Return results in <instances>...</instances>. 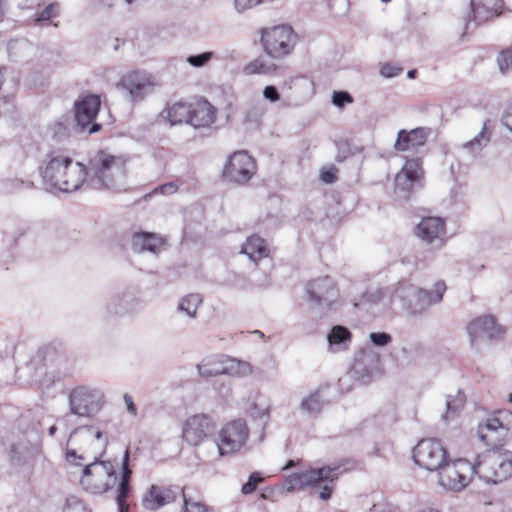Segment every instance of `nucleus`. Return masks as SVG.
<instances>
[{
    "label": "nucleus",
    "instance_id": "1",
    "mask_svg": "<svg viewBox=\"0 0 512 512\" xmlns=\"http://www.w3.org/2000/svg\"><path fill=\"white\" fill-rule=\"evenodd\" d=\"M39 169L50 191L71 193L87 182L86 167L58 152L48 153Z\"/></svg>",
    "mask_w": 512,
    "mask_h": 512
},
{
    "label": "nucleus",
    "instance_id": "2",
    "mask_svg": "<svg viewBox=\"0 0 512 512\" xmlns=\"http://www.w3.org/2000/svg\"><path fill=\"white\" fill-rule=\"evenodd\" d=\"M87 186L91 189L122 190L126 186V160L105 151H99L89 161Z\"/></svg>",
    "mask_w": 512,
    "mask_h": 512
},
{
    "label": "nucleus",
    "instance_id": "3",
    "mask_svg": "<svg viewBox=\"0 0 512 512\" xmlns=\"http://www.w3.org/2000/svg\"><path fill=\"white\" fill-rule=\"evenodd\" d=\"M475 472L485 483L497 484L512 476V451L488 450L478 456Z\"/></svg>",
    "mask_w": 512,
    "mask_h": 512
},
{
    "label": "nucleus",
    "instance_id": "4",
    "mask_svg": "<svg viewBox=\"0 0 512 512\" xmlns=\"http://www.w3.org/2000/svg\"><path fill=\"white\" fill-rule=\"evenodd\" d=\"M339 468V466H324L293 473L285 481L286 489L287 491H294L324 483L322 490L319 492V498L324 501L329 500L332 495V486L329 483L337 478Z\"/></svg>",
    "mask_w": 512,
    "mask_h": 512
},
{
    "label": "nucleus",
    "instance_id": "5",
    "mask_svg": "<svg viewBox=\"0 0 512 512\" xmlns=\"http://www.w3.org/2000/svg\"><path fill=\"white\" fill-rule=\"evenodd\" d=\"M117 481L115 467L110 461L99 458L84 466L80 483L92 494H102L114 487Z\"/></svg>",
    "mask_w": 512,
    "mask_h": 512
},
{
    "label": "nucleus",
    "instance_id": "6",
    "mask_svg": "<svg viewBox=\"0 0 512 512\" xmlns=\"http://www.w3.org/2000/svg\"><path fill=\"white\" fill-rule=\"evenodd\" d=\"M69 409L78 417L92 418L105 404L104 393L97 388L78 386L69 393Z\"/></svg>",
    "mask_w": 512,
    "mask_h": 512
},
{
    "label": "nucleus",
    "instance_id": "7",
    "mask_svg": "<svg viewBox=\"0 0 512 512\" xmlns=\"http://www.w3.org/2000/svg\"><path fill=\"white\" fill-rule=\"evenodd\" d=\"M249 438V428L243 419L225 424L217 433L214 443L219 456H229L239 452Z\"/></svg>",
    "mask_w": 512,
    "mask_h": 512
},
{
    "label": "nucleus",
    "instance_id": "8",
    "mask_svg": "<svg viewBox=\"0 0 512 512\" xmlns=\"http://www.w3.org/2000/svg\"><path fill=\"white\" fill-rule=\"evenodd\" d=\"M437 472L439 484L451 491L464 489L476 474L475 465L464 458L447 459Z\"/></svg>",
    "mask_w": 512,
    "mask_h": 512
},
{
    "label": "nucleus",
    "instance_id": "9",
    "mask_svg": "<svg viewBox=\"0 0 512 512\" xmlns=\"http://www.w3.org/2000/svg\"><path fill=\"white\" fill-rule=\"evenodd\" d=\"M264 51L272 58H282L293 50L295 35L290 26L279 25L261 30Z\"/></svg>",
    "mask_w": 512,
    "mask_h": 512
},
{
    "label": "nucleus",
    "instance_id": "10",
    "mask_svg": "<svg viewBox=\"0 0 512 512\" xmlns=\"http://www.w3.org/2000/svg\"><path fill=\"white\" fill-rule=\"evenodd\" d=\"M415 463L428 471H438L448 459V453L441 441L437 439H423L413 450Z\"/></svg>",
    "mask_w": 512,
    "mask_h": 512
},
{
    "label": "nucleus",
    "instance_id": "11",
    "mask_svg": "<svg viewBox=\"0 0 512 512\" xmlns=\"http://www.w3.org/2000/svg\"><path fill=\"white\" fill-rule=\"evenodd\" d=\"M256 161L246 151H237L229 156L224 169L223 177L238 184L248 182L256 173Z\"/></svg>",
    "mask_w": 512,
    "mask_h": 512
},
{
    "label": "nucleus",
    "instance_id": "12",
    "mask_svg": "<svg viewBox=\"0 0 512 512\" xmlns=\"http://www.w3.org/2000/svg\"><path fill=\"white\" fill-rule=\"evenodd\" d=\"M424 171L420 158L407 160L395 176V194L401 199H408L411 193L422 187Z\"/></svg>",
    "mask_w": 512,
    "mask_h": 512
},
{
    "label": "nucleus",
    "instance_id": "13",
    "mask_svg": "<svg viewBox=\"0 0 512 512\" xmlns=\"http://www.w3.org/2000/svg\"><path fill=\"white\" fill-rule=\"evenodd\" d=\"M216 421L208 414H195L186 419L182 428L183 439L192 446L200 445L206 438L214 435Z\"/></svg>",
    "mask_w": 512,
    "mask_h": 512
},
{
    "label": "nucleus",
    "instance_id": "14",
    "mask_svg": "<svg viewBox=\"0 0 512 512\" xmlns=\"http://www.w3.org/2000/svg\"><path fill=\"white\" fill-rule=\"evenodd\" d=\"M467 333L471 346L478 349L486 342L499 340L504 330L496 323L493 316L483 315L472 320L467 325Z\"/></svg>",
    "mask_w": 512,
    "mask_h": 512
},
{
    "label": "nucleus",
    "instance_id": "15",
    "mask_svg": "<svg viewBox=\"0 0 512 512\" xmlns=\"http://www.w3.org/2000/svg\"><path fill=\"white\" fill-rule=\"evenodd\" d=\"M101 106L100 97L87 95L75 103V120L81 132L93 134L101 129V124L94 122Z\"/></svg>",
    "mask_w": 512,
    "mask_h": 512
},
{
    "label": "nucleus",
    "instance_id": "16",
    "mask_svg": "<svg viewBox=\"0 0 512 512\" xmlns=\"http://www.w3.org/2000/svg\"><path fill=\"white\" fill-rule=\"evenodd\" d=\"M306 292L310 301L322 309H330L340 296L338 288L329 276L310 281L307 284Z\"/></svg>",
    "mask_w": 512,
    "mask_h": 512
},
{
    "label": "nucleus",
    "instance_id": "17",
    "mask_svg": "<svg viewBox=\"0 0 512 512\" xmlns=\"http://www.w3.org/2000/svg\"><path fill=\"white\" fill-rule=\"evenodd\" d=\"M415 235L432 248L440 249L446 243V222L441 217H424L414 228Z\"/></svg>",
    "mask_w": 512,
    "mask_h": 512
},
{
    "label": "nucleus",
    "instance_id": "18",
    "mask_svg": "<svg viewBox=\"0 0 512 512\" xmlns=\"http://www.w3.org/2000/svg\"><path fill=\"white\" fill-rule=\"evenodd\" d=\"M154 82L150 74L144 71H132L124 75L117 87L125 91L134 101H142L151 92Z\"/></svg>",
    "mask_w": 512,
    "mask_h": 512
},
{
    "label": "nucleus",
    "instance_id": "19",
    "mask_svg": "<svg viewBox=\"0 0 512 512\" xmlns=\"http://www.w3.org/2000/svg\"><path fill=\"white\" fill-rule=\"evenodd\" d=\"M141 301L133 288H126L113 293L106 301L105 311L107 316L121 317L132 314L138 310Z\"/></svg>",
    "mask_w": 512,
    "mask_h": 512
},
{
    "label": "nucleus",
    "instance_id": "20",
    "mask_svg": "<svg viewBox=\"0 0 512 512\" xmlns=\"http://www.w3.org/2000/svg\"><path fill=\"white\" fill-rule=\"evenodd\" d=\"M41 453V441L36 433H30L12 443L10 459L15 465H23Z\"/></svg>",
    "mask_w": 512,
    "mask_h": 512
},
{
    "label": "nucleus",
    "instance_id": "21",
    "mask_svg": "<svg viewBox=\"0 0 512 512\" xmlns=\"http://www.w3.org/2000/svg\"><path fill=\"white\" fill-rule=\"evenodd\" d=\"M420 288L408 281H400L392 294V300L398 301L411 315L421 314Z\"/></svg>",
    "mask_w": 512,
    "mask_h": 512
},
{
    "label": "nucleus",
    "instance_id": "22",
    "mask_svg": "<svg viewBox=\"0 0 512 512\" xmlns=\"http://www.w3.org/2000/svg\"><path fill=\"white\" fill-rule=\"evenodd\" d=\"M431 134V130L426 127H418L407 131L402 129L398 132L394 148L397 151H417L423 147Z\"/></svg>",
    "mask_w": 512,
    "mask_h": 512
},
{
    "label": "nucleus",
    "instance_id": "23",
    "mask_svg": "<svg viewBox=\"0 0 512 512\" xmlns=\"http://www.w3.org/2000/svg\"><path fill=\"white\" fill-rule=\"evenodd\" d=\"M216 120L215 107L205 99L190 104V125L195 128L208 127Z\"/></svg>",
    "mask_w": 512,
    "mask_h": 512
},
{
    "label": "nucleus",
    "instance_id": "24",
    "mask_svg": "<svg viewBox=\"0 0 512 512\" xmlns=\"http://www.w3.org/2000/svg\"><path fill=\"white\" fill-rule=\"evenodd\" d=\"M175 499L176 492L173 489L152 485L144 497V505L148 509L157 510Z\"/></svg>",
    "mask_w": 512,
    "mask_h": 512
},
{
    "label": "nucleus",
    "instance_id": "25",
    "mask_svg": "<svg viewBox=\"0 0 512 512\" xmlns=\"http://www.w3.org/2000/svg\"><path fill=\"white\" fill-rule=\"evenodd\" d=\"M163 246V240L154 233L140 232L132 237V249L134 252H150L158 254Z\"/></svg>",
    "mask_w": 512,
    "mask_h": 512
},
{
    "label": "nucleus",
    "instance_id": "26",
    "mask_svg": "<svg viewBox=\"0 0 512 512\" xmlns=\"http://www.w3.org/2000/svg\"><path fill=\"white\" fill-rule=\"evenodd\" d=\"M510 417L506 410L498 411L496 415L489 417L485 422L480 423L477 429L478 437L481 441L486 442L489 437V432L495 433L498 430H508L509 423L504 422V418Z\"/></svg>",
    "mask_w": 512,
    "mask_h": 512
},
{
    "label": "nucleus",
    "instance_id": "27",
    "mask_svg": "<svg viewBox=\"0 0 512 512\" xmlns=\"http://www.w3.org/2000/svg\"><path fill=\"white\" fill-rule=\"evenodd\" d=\"M241 253L246 254L255 263L268 256L269 250L265 240L257 235L249 236L242 245Z\"/></svg>",
    "mask_w": 512,
    "mask_h": 512
},
{
    "label": "nucleus",
    "instance_id": "28",
    "mask_svg": "<svg viewBox=\"0 0 512 512\" xmlns=\"http://www.w3.org/2000/svg\"><path fill=\"white\" fill-rule=\"evenodd\" d=\"M351 332L344 326H334L327 335L329 350L339 352L348 348L351 343Z\"/></svg>",
    "mask_w": 512,
    "mask_h": 512
},
{
    "label": "nucleus",
    "instance_id": "29",
    "mask_svg": "<svg viewBox=\"0 0 512 512\" xmlns=\"http://www.w3.org/2000/svg\"><path fill=\"white\" fill-rule=\"evenodd\" d=\"M446 291V285L442 281H438L434 284L431 290L420 288V299H421V311L422 313L427 310L430 306L440 303L443 299V295Z\"/></svg>",
    "mask_w": 512,
    "mask_h": 512
},
{
    "label": "nucleus",
    "instance_id": "30",
    "mask_svg": "<svg viewBox=\"0 0 512 512\" xmlns=\"http://www.w3.org/2000/svg\"><path fill=\"white\" fill-rule=\"evenodd\" d=\"M222 371H224L226 375L245 377L253 373V367L246 361L224 356V368Z\"/></svg>",
    "mask_w": 512,
    "mask_h": 512
},
{
    "label": "nucleus",
    "instance_id": "31",
    "mask_svg": "<svg viewBox=\"0 0 512 512\" xmlns=\"http://www.w3.org/2000/svg\"><path fill=\"white\" fill-rule=\"evenodd\" d=\"M489 141L490 137L486 132V124H484L482 130L473 139L464 143L461 149L471 158H475L481 153L483 148L487 146Z\"/></svg>",
    "mask_w": 512,
    "mask_h": 512
},
{
    "label": "nucleus",
    "instance_id": "32",
    "mask_svg": "<svg viewBox=\"0 0 512 512\" xmlns=\"http://www.w3.org/2000/svg\"><path fill=\"white\" fill-rule=\"evenodd\" d=\"M198 372L203 377H212L225 374L222 369L224 368V356H213L204 359L197 366Z\"/></svg>",
    "mask_w": 512,
    "mask_h": 512
},
{
    "label": "nucleus",
    "instance_id": "33",
    "mask_svg": "<svg viewBox=\"0 0 512 512\" xmlns=\"http://www.w3.org/2000/svg\"><path fill=\"white\" fill-rule=\"evenodd\" d=\"M466 402V396L458 390L455 395H447L446 397V412L442 415L445 421L453 420L462 410Z\"/></svg>",
    "mask_w": 512,
    "mask_h": 512
},
{
    "label": "nucleus",
    "instance_id": "34",
    "mask_svg": "<svg viewBox=\"0 0 512 512\" xmlns=\"http://www.w3.org/2000/svg\"><path fill=\"white\" fill-rule=\"evenodd\" d=\"M167 118L171 125L183 122L190 124V104L184 102L174 103L167 109Z\"/></svg>",
    "mask_w": 512,
    "mask_h": 512
},
{
    "label": "nucleus",
    "instance_id": "35",
    "mask_svg": "<svg viewBox=\"0 0 512 512\" xmlns=\"http://www.w3.org/2000/svg\"><path fill=\"white\" fill-rule=\"evenodd\" d=\"M277 66L270 60L265 58H257L251 62H249L244 67V73L246 75H255V74H263V75H272L276 72Z\"/></svg>",
    "mask_w": 512,
    "mask_h": 512
},
{
    "label": "nucleus",
    "instance_id": "36",
    "mask_svg": "<svg viewBox=\"0 0 512 512\" xmlns=\"http://www.w3.org/2000/svg\"><path fill=\"white\" fill-rule=\"evenodd\" d=\"M80 435L87 439H95L100 442V446L102 449H106L108 446V438L104 435L101 429H95L93 426H84L73 430L70 434L69 441L70 442L75 436Z\"/></svg>",
    "mask_w": 512,
    "mask_h": 512
},
{
    "label": "nucleus",
    "instance_id": "37",
    "mask_svg": "<svg viewBox=\"0 0 512 512\" xmlns=\"http://www.w3.org/2000/svg\"><path fill=\"white\" fill-rule=\"evenodd\" d=\"M324 402L319 392H313L303 398L300 408L311 417H316L323 409Z\"/></svg>",
    "mask_w": 512,
    "mask_h": 512
},
{
    "label": "nucleus",
    "instance_id": "38",
    "mask_svg": "<svg viewBox=\"0 0 512 512\" xmlns=\"http://www.w3.org/2000/svg\"><path fill=\"white\" fill-rule=\"evenodd\" d=\"M201 303L202 298L199 294H189L180 300L178 311L187 314L190 318H195Z\"/></svg>",
    "mask_w": 512,
    "mask_h": 512
},
{
    "label": "nucleus",
    "instance_id": "39",
    "mask_svg": "<svg viewBox=\"0 0 512 512\" xmlns=\"http://www.w3.org/2000/svg\"><path fill=\"white\" fill-rule=\"evenodd\" d=\"M382 298V291L377 287L367 289L359 302L355 301L354 306L359 307L363 304L374 305L377 304Z\"/></svg>",
    "mask_w": 512,
    "mask_h": 512
},
{
    "label": "nucleus",
    "instance_id": "40",
    "mask_svg": "<svg viewBox=\"0 0 512 512\" xmlns=\"http://www.w3.org/2000/svg\"><path fill=\"white\" fill-rule=\"evenodd\" d=\"M130 490V482H121L118 486L117 504L119 512H128V506L126 504V498L128 497Z\"/></svg>",
    "mask_w": 512,
    "mask_h": 512
},
{
    "label": "nucleus",
    "instance_id": "41",
    "mask_svg": "<svg viewBox=\"0 0 512 512\" xmlns=\"http://www.w3.org/2000/svg\"><path fill=\"white\" fill-rule=\"evenodd\" d=\"M214 56V52L206 51L197 55H191L187 57V63L191 66L200 68L204 67Z\"/></svg>",
    "mask_w": 512,
    "mask_h": 512
},
{
    "label": "nucleus",
    "instance_id": "42",
    "mask_svg": "<svg viewBox=\"0 0 512 512\" xmlns=\"http://www.w3.org/2000/svg\"><path fill=\"white\" fill-rule=\"evenodd\" d=\"M63 512H91L86 504L77 497H69L66 500Z\"/></svg>",
    "mask_w": 512,
    "mask_h": 512
},
{
    "label": "nucleus",
    "instance_id": "43",
    "mask_svg": "<svg viewBox=\"0 0 512 512\" xmlns=\"http://www.w3.org/2000/svg\"><path fill=\"white\" fill-rule=\"evenodd\" d=\"M471 9L473 13L475 25H478L484 21H486L493 13L489 9L484 6L477 5L474 0L471 1Z\"/></svg>",
    "mask_w": 512,
    "mask_h": 512
},
{
    "label": "nucleus",
    "instance_id": "44",
    "mask_svg": "<svg viewBox=\"0 0 512 512\" xmlns=\"http://www.w3.org/2000/svg\"><path fill=\"white\" fill-rule=\"evenodd\" d=\"M353 102V97L347 91H334L332 103L338 108H343L346 104Z\"/></svg>",
    "mask_w": 512,
    "mask_h": 512
},
{
    "label": "nucleus",
    "instance_id": "45",
    "mask_svg": "<svg viewBox=\"0 0 512 512\" xmlns=\"http://www.w3.org/2000/svg\"><path fill=\"white\" fill-rule=\"evenodd\" d=\"M262 481V477L260 476V473L253 472L250 476L248 481L242 486V493L245 495L253 493L257 485Z\"/></svg>",
    "mask_w": 512,
    "mask_h": 512
},
{
    "label": "nucleus",
    "instance_id": "46",
    "mask_svg": "<svg viewBox=\"0 0 512 512\" xmlns=\"http://www.w3.org/2000/svg\"><path fill=\"white\" fill-rule=\"evenodd\" d=\"M57 14H58L57 5L56 4H49L41 12L36 14L35 22L39 23V22H42V21H48L51 18L55 17Z\"/></svg>",
    "mask_w": 512,
    "mask_h": 512
},
{
    "label": "nucleus",
    "instance_id": "47",
    "mask_svg": "<svg viewBox=\"0 0 512 512\" xmlns=\"http://www.w3.org/2000/svg\"><path fill=\"white\" fill-rule=\"evenodd\" d=\"M498 65L502 73H506L512 67V48L498 56Z\"/></svg>",
    "mask_w": 512,
    "mask_h": 512
},
{
    "label": "nucleus",
    "instance_id": "48",
    "mask_svg": "<svg viewBox=\"0 0 512 512\" xmlns=\"http://www.w3.org/2000/svg\"><path fill=\"white\" fill-rule=\"evenodd\" d=\"M403 69L391 63H384L380 67V74L384 78H394L402 73Z\"/></svg>",
    "mask_w": 512,
    "mask_h": 512
},
{
    "label": "nucleus",
    "instance_id": "49",
    "mask_svg": "<svg viewBox=\"0 0 512 512\" xmlns=\"http://www.w3.org/2000/svg\"><path fill=\"white\" fill-rule=\"evenodd\" d=\"M369 338H370V341L375 346H379V347H384V346L388 345L392 340V337L386 332H373L370 334Z\"/></svg>",
    "mask_w": 512,
    "mask_h": 512
},
{
    "label": "nucleus",
    "instance_id": "50",
    "mask_svg": "<svg viewBox=\"0 0 512 512\" xmlns=\"http://www.w3.org/2000/svg\"><path fill=\"white\" fill-rule=\"evenodd\" d=\"M184 497V511L185 512H207V507L199 501H193Z\"/></svg>",
    "mask_w": 512,
    "mask_h": 512
},
{
    "label": "nucleus",
    "instance_id": "51",
    "mask_svg": "<svg viewBox=\"0 0 512 512\" xmlns=\"http://www.w3.org/2000/svg\"><path fill=\"white\" fill-rule=\"evenodd\" d=\"M131 470L129 468V451L126 450L122 460L121 482H130Z\"/></svg>",
    "mask_w": 512,
    "mask_h": 512
},
{
    "label": "nucleus",
    "instance_id": "52",
    "mask_svg": "<svg viewBox=\"0 0 512 512\" xmlns=\"http://www.w3.org/2000/svg\"><path fill=\"white\" fill-rule=\"evenodd\" d=\"M337 169L334 166H330L321 171L320 178L324 183L331 184L337 178Z\"/></svg>",
    "mask_w": 512,
    "mask_h": 512
},
{
    "label": "nucleus",
    "instance_id": "53",
    "mask_svg": "<svg viewBox=\"0 0 512 512\" xmlns=\"http://www.w3.org/2000/svg\"><path fill=\"white\" fill-rule=\"evenodd\" d=\"M235 9L238 12H244L257 5H260L259 0H234Z\"/></svg>",
    "mask_w": 512,
    "mask_h": 512
},
{
    "label": "nucleus",
    "instance_id": "54",
    "mask_svg": "<svg viewBox=\"0 0 512 512\" xmlns=\"http://www.w3.org/2000/svg\"><path fill=\"white\" fill-rule=\"evenodd\" d=\"M263 97L269 102L274 103L280 99V94L275 86L268 85L263 90Z\"/></svg>",
    "mask_w": 512,
    "mask_h": 512
},
{
    "label": "nucleus",
    "instance_id": "55",
    "mask_svg": "<svg viewBox=\"0 0 512 512\" xmlns=\"http://www.w3.org/2000/svg\"><path fill=\"white\" fill-rule=\"evenodd\" d=\"M177 190H178V186L175 182H168V183L158 186L155 189V192L170 195V194L175 193Z\"/></svg>",
    "mask_w": 512,
    "mask_h": 512
},
{
    "label": "nucleus",
    "instance_id": "56",
    "mask_svg": "<svg viewBox=\"0 0 512 512\" xmlns=\"http://www.w3.org/2000/svg\"><path fill=\"white\" fill-rule=\"evenodd\" d=\"M66 460L68 462H70L71 464L82 465L79 461L83 460V456L77 455V453L74 449H68L66 451Z\"/></svg>",
    "mask_w": 512,
    "mask_h": 512
},
{
    "label": "nucleus",
    "instance_id": "57",
    "mask_svg": "<svg viewBox=\"0 0 512 512\" xmlns=\"http://www.w3.org/2000/svg\"><path fill=\"white\" fill-rule=\"evenodd\" d=\"M502 122L506 128L512 131V104L505 111Z\"/></svg>",
    "mask_w": 512,
    "mask_h": 512
},
{
    "label": "nucleus",
    "instance_id": "58",
    "mask_svg": "<svg viewBox=\"0 0 512 512\" xmlns=\"http://www.w3.org/2000/svg\"><path fill=\"white\" fill-rule=\"evenodd\" d=\"M123 399H124V402L126 404L128 412L135 416L137 414V408H136V405L133 402L132 397L129 394H125Z\"/></svg>",
    "mask_w": 512,
    "mask_h": 512
},
{
    "label": "nucleus",
    "instance_id": "59",
    "mask_svg": "<svg viewBox=\"0 0 512 512\" xmlns=\"http://www.w3.org/2000/svg\"><path fill=\"white\" fill-rule=\"evenodd\" d=\"M361 370H365L361 364L359 363H356L354 366H353V369H352V373L353 375H357L360 373Z\"/></svg>",
    "mask_w": 512,
    "mask_h": 512
},
{
    "label": "nucleus",
    "instance_id": "60",
    "mask_svg": "<svg viewBox=\"0 0 512 512\" xmlns=\"http://www.w3.org/2000/svg\"><path fill=\"white\" fill-rule=\"evenodd\" d=\"M56 431H57V428H56V426L53 425L49 428L48 433L50 436H54Z\"/></svg>",
    "mask_w": 512,
    "mask_h": 512
},
{
    "label": "nucleus",
    "instance_id": "61",
    "mask_svg": "<svg viewBox=\"0 0 512 512\" xmlns=\"http://www.w3.org/2000/svg\"><path fill=\"white\" fill-rule=\"evenodd\" d=\"M4 15L3 0H0V21H2Z\"/></svg>",
    "mask_w": 512,
    "mask_h": 512
},
{
    "label": "nucleus",
    "instance_id": "62",
    "mask_svg": "<svg viewBox=\"0 0 512 512\" xmlns=\"http://www.w3.org/2000/svg\"><path fill=\"white\" fill-rule=\"evenodd\" d=\"M417 71L416 70H409L407 73V76L411 79L415 78Z\"/></svg>",
    "mask_w": 512,
    "mask_h": 512
},
{
    "label": "nucleus",
    "instance_id": "63",
    "mask_svg": "<svg viewBox=\"0 0 512 512\" xmlns=\"http://www.w3.org/2000/svg\"><path fill=\"white\" fill-rule=\"evenodd\" d=\"M369 379H370V376H369V374H368V372H367L365 375H363V376L361 377V382H362V383H366L367 381H369Z\"/></svg>",
    "mask_w": 512,
    "mask_h": 512
},
{
    "label": "nucleus",
    "instance_id": "64",
    "mask_svg": "<svg viewBox=\"0 0 512 512\" xmlns=\"http://www.w3.org/2000/svg\"><path fill=\"white\" fill-rule=\"evenodd\" d=\"M294 466V461L290 460L284 469H288Z\"/></svg>",
    "mask_w": 512,
    "mask_h": 512
}]
</instances>
